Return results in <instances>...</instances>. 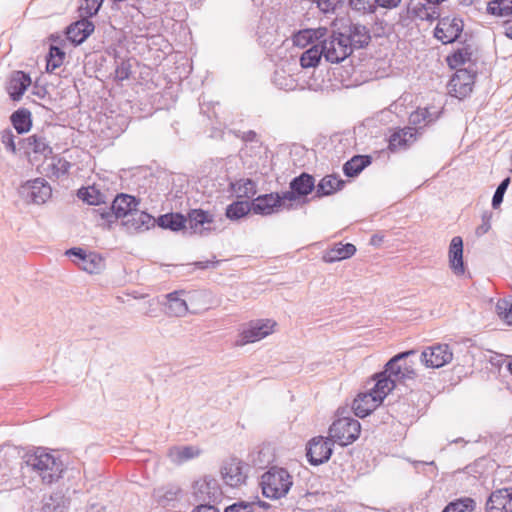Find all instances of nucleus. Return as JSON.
Here are the masks:
<instances>
[{"instance_id": "1", "label": "nucleus", "mask_w": 512, "mask_h": 512, "mask_svg": "<svg viewBox=\"0 0 512 512\" xmlns=\"http://www.w3.org/2000/svg\"><path fill=\"white\" fill-rule=\"evenodd\" d=\"M21 471L35 473L44 484H52L58 481L64 471L60 458L47 452L43 448H37L33 452H27L21 462Z\"/></svg>"}, {"instance_id": "2", "label": "nucleus", "mask_w": 512, "mask_h": 512, "mask_svg": "<svg viewBox=\"0 0 512 512\" xmlns=\"http://www.w3.org/2000/svg\"><path fill=\"white\" fill-rule=\"evenodd\" d=\"M293 484L289 472L277 466L266 471L260 480L262 493L266 498L279 499L285 496Z\"/></svg>"}, {"instance_id": "3", "label": "nucleus", "mask_w": 512, "mask_h": 512, "mask_svg": "<svg viewBox=\"0 0 512 512\" xmlns=\"http://www.w3.org/2000/svg\"><path fill=\"white\" fill-rule=\"evenodd\" d=\"M323 57L332 64L344 61L352 54L349 39L344 33L333 32L321 41Z\"/></svg>"}, {"instance_id": "4", "label": "nucleus", "mask_w": 512, "mask_h": 512, "mask_svg": "<svg viewBox=\"0 0 512 512\" xmlns=\"http://www.w3.org/2000/svg\"><path fill=\"white\" fill-rule=\"evenodd\" d=\"M140 201L131 195L121 193L115 197L110 208H99L94 210L98 212L102 219L108 223H113L121 218L126 219L138 207Z\"/></svg>"}, {"instance_id": "5", "label": "nucleus", "mask_w": 512, "mask_h": 512, "mask_svg": "<svg viewBox=\"0 0 512 512\" xmlns=\"http://www.w3.org/2000/svg\"><path fill=\"white\" fill-rule=\"evenodd\" d=\"M361 426L358 420L342 417L335 420L329 428L330 438L341 446L353 443L360 434Z\"/></svg>"}, {"instance_id": "6", "label": "nucleus", "mask_w": 512, "mask_h": 512, "mask_svg": "<svg viewBox=\"0 0 512 512\" xmlns=\"http://www.w3.org/2000/svg\"><path fill=\"white\" fill-rule=\"evenodd\" d=\"M250 466L239 458L225 460L220 468L223 482L231 488H239L246 483Z\"/></svg>"}, {"instance_id": "7", "label": "nucleus", "mask_w": 512, "mask_h": 512, "mask_svg": "<svg viewBox=\"0 0 512 512\" xmlns=\"http://www.w3.org/2000/svg\"><path fill=\"white\" fill-rule=\"evenodd\" d=\"M275 326L276 322L271 319L250 321L239 333L235 344L237 346H244L249 343L260 341L272 334Z\"/></svg>"}, {"instance_id": "8", "label": "nucleus", "mask_w": 512, "mask_h": 512, "mask_svg": "<svg viewBox=\"0 0 512 512\" xmlns=\"http://www.w3.org/2000/svg\"><path fill=\"white\" fill-rule=\"evenodd\" d=\"M19 194L26 202L33 204H43L52 195V189L49 183L43 178L29 180L19 188Z\"/></svg>"}, {"instance_id": "9", "label": "nucleus", "mask_w": 512, "mask_h": 512, "mask_svg": "<svg viewBox=\"0 0 512 512\" xmlns=\"http://www.w3.org/2000/svg\"><path fill=\"white\" fill-rule=\"evenodd\" d=\"M278 208L290 210L293 208V204L287 203L286 200L282 198V193L260 195L251 202L252 212L257 215H271L275 213Z\"/></svg>"}, {"instance_id": "10", "label": "nucleus", "mask_w": 512, "mask_h": 512, "mask_svg": "<svg viewBox=\"0 0 512 512\" xmlns=\"http://www.w3.org/2000/svg\"><path fill=\"white\" fill-rule=\"evenodd\" d=\"M289 187V191L282 192V198H284L287 203L294 205L300 198L306 197L314 190L316 191L315 178L303 172L291 180Z\"/></svg>"}, {"instance_id": "11", "label": "nucleus", "mask_w": 512, "mask_h": 512, "mask_svg": "<svg viewBox=\"0 0 512 512\" xmlns=\"http://www.w3.org/2000/svg\"><path fill=\"white\" fill-rule=\"evenodd\" d=\"M415 353V350H409L395 355L385 364L384 369L396 382L415 378L414 368L406 362V358Z\"/></svg>"}, {"instance_id": "12", "label": "nucleus", "mask_w": 512, "mask_h": 512, "mask_svg": "<svg viewBox=\"0 0 512 512\" xmlns=\"http://www.w3.org/2000/svg\"><path fill=\"white\" fill-rule=\"evenodd\" d=\"M453 352L448 344H435L426 347L421 353V362L427 368H440L450 363Z\"/></svg>"}, {"instance_id": "13", "label": "nucleus", "mask_w": 512, "mask_h": 512, "mask_svg": "<svg viewBox=\"0 0 512 512\" xmlns=\"http://www.w3.org/2000/svg\"><path fill=\"white\" fill-rule=\"evenodd\" d=\"M476 74L469 69H458L449 81V92L452 96L462 99L471 92L475 82Z\"/></svg>"}, {"instance_id": "14", "label": "nucleus", "mask_w": 512, "mask_h": 512, "mask_svg": "<svg viewBox=\"0 0 512 512\" xmlns=\"http://www.w3.org/2000/svg\"><path fill=\"white\" fill-rule=\"evenodd\" d=\"M331 440L322 436L314 437L307 445V458L310 464L317 466L327 462L332 455Z\"/></svg>"}, {"instance_id": "15", "label": "nucleus", "mask_w": 512, "mask_h": 512, "mask_svg": "<svg viewBox=\"0 0 512 512\" xmlns=\"http://www.w3.org/2000/svg\"><path fill=\"white\" fill-rule=\"evenodd\" d=\"M463 26L462 19L445 17L438 22L434 35L444 44L452 43L460 37Z\"/></svg>"}, {"instance_id": "16", "label": "nucleus", "mask_w": 512, "mask_h": 512, "mask_svg": "<svg viewBox=\"0 0 512 512\" xmlns=\"http://www.w3.org/2000/svg\"><path fill=\"white\" fill-rule=\"evenodd\" d=\"M486 512H512V487L496 489L488 497Z\"/></svg>"}, {"instance_id": "17", "label": "nucleus", "mask_w": 512, "mask_h": 512, "mask_svg": "<svg viewBox=\"0 0 512 512\" xmlns=\"http://www.w3.org/2000/svg\"><path fill=\"white\" fill-rule=\"evenodd\" d=\"M156 220L149 213L139 210L138 207L131 215L122 220V225L128 233H138L154 227Z\"/></svg>"}, {"instance_id": "18", "label": "nucleus", "mask_w": 512, "mask_h": 512, "mask_svg": "<svg viewBox=\"0 0 512 512\" xmlns=\"http://www.w3.org/2000/svg\"><path fill=\"white\" fill-rule=\"evenodd\" d=\"M18 146L26 154L34 153L45 158L52 154V147L49 141L41 134H33L27 138L20 139Z\"/></svg>"}, {"instance_id": "19", "label": "nucleus", "mask_w": 512, "mask_h": 512, "mask_svg": "<svg viewBox=\"0 0 512 512\" xmlns=\"http://www.w3.org/2000/svg\"><path fill=\"white\" fill-rule=\"evenodd\" d=\"M195 494L203 501H216L222 495L218 481L212 476H204L195 484Z\"/></svg>"}, {"instance_id": "20", "label": "nucleus", "mask_w": 512, "mask_h": 512, "mask_svg": "<svg viewBox=\"0 0 512 512\" xmlns=\"http://www.w3.org/2000/svg\"><path fill=\"white\" fill-rule=\"evenodd\" d=\"M417 139V129L413 127H405L395 131L389 137L388 148L391 152L406 150Z\"/></svg>"}, {"instance_id": "21", "label": "nucleus", "mask_w": 512, "mask_h": 512, "mask_svg": "<svg viewBox=\"0 0 512 512\" xmlns=\"http://www.w3.org/2000/svg\"><path fill=\"white\" fill-rule=\"evenodd\" d=\"M82 19L72 23L67 27V38L74 44L83 43L94 31V24L89 19L81 17Z\"/></svg>"}, {"instance_id": "22", "label": "nucleus", "mask_w": 512, "mask_h": 512, "mask_svg": "<svg viewBox=\"0 0 512 512\" xmlns=\"http://www.w3.org/2000/svg\"><path fill=\"white\" fill-rule=\"evenodd\" d=\"M31 85V78L23 71H14L7 84V92L12 100L19 101L27 88Z\"/></svg>"}, {"instance_id": "23", "label": "nucleus", "mask_w": 512, "mask_h": 512, "mask_svg": "<svg viewBox=\"0 0 512 512\" xmlns=\"http://www.w3.org/2000/svg\"><path fill=\"white\" fill-rule=\"evenodd\" d=\"M449 266L455 275H462L465 272L463 262V240L460 236L452 238L448 251Z\"/></svg>"}, {"instance_id": "24", "label": "nucleus", "mask_w": 512, "mask_h": 512, "mask_svg": "<svg viewBox=\"0 0 512 512\" xmlns=\"http://www.w3.org/2000/svg\"><path fill=\"white\" fill-rule=\"evenodd\" d=\"M373 380L374 386L369 390L380 402L395 388L396 381L384 369L377 373Z\"/></svg>"}, {"instance_id": "25", "label": "nucleus", "mask_w": 512, "mask_h": 512, "mask_svg": "<svg viewBox=\"0 0 512 512\" xmlns=\"http://www.w3.org/2000/svg\"><path fill=\"white\" fill-rule=\"evenodd\" d=\"M345 181L335 174L324 176L316 185L314 198L330 196L343 189Z\"/></svg>"}, {"instance_id": "26", "label": "nucleus", "mask_w": 512, "mask_h": 512, "mask_svg": "<svg viewBox=\"0 0 512 512\" xmlns=\"http://www.w3.org/2000/svg\"><path fill=\"white\" fill-rule=\"evenodd\" d=\"M381 402L369 391L360 393L354 399L352 409L356 416L364 418L369 415Z\"/></svg>"}, {"instance_id": "27", "label": "nucleus", "mask_w": 512, "mask_h": 512, "mask_svg": "<svg viewBox=\"0 0 512 512\" xmlns=\"http://www.w3.org/2000/svg\"><path fill=\"white\" fill-rule=\"evenodd\" d=\"M348 32L346 37L349 39L352 50L367 46L371 40L368 28L359 23H352L348 28Z\"/></svg>"}, {"instance_id": "28", "label": "nucleus", "mask_w": 512, "mask_h": 512, "mask_svg": "<svg viewBox=\"0 0 512 512\" xmlns=\"http://www.w3.org/2000/svg\"><path fill=\"white\" fill-rule=\"evenodd\" d=\"M355 253V245L351 243H337L324 253L323 260L326 263H333L344 259H348L352 257Z\"/></svg>"}, {"instance_id": "29", "label": "nucleus", "mask_w": 512, "mask_h": 512, "mask_svg": "<svg viewBox=\"0 0 512 512\" xmlns=\"http://www.w3.org/2000/svg\"><path fill=\"white\" fill-rule=\"evenodd\" d=\"M409 11L413 17L422 21H433L440 16L439 8L428 2L422 3L420 1L411 2Z\"/></svg>"}, {"instance_id": "30", "label": "nucleus", "mask_w": 512, "mask_h": 512, "mask_svg": "<svg viewBox=\"0 0 512 512\" xmlns=\"http://www.w3.org/2000/svg\"><path fill=\"white\" fill-rule=\"evenodd\" d=\"M180 291H174L166 295V314L171 317H183L188 313L186 301L180 298Z\"/></svg>"}, {"instance_id": "31", "label": "nucleus", "mask_w": 512, "mask_h": 512, "mask_svg": "<svg viewBox=\"0 0 512 512\" xmlns=\"http://www.w3.org/2000/svg\"><path fill=\"white\" fill-rule=\"evenodd\" d=\"M200 451L194 446H174L168 450L167 456L174 464H182L199 455Z\"/></svg>"}, {"instance_id": "32", "label": "nucleus", "mask_w": 512, "mask_h": 512, "mask_svg": "<svg viewBox=\"0 0 512 512\" xmlns=\"http://www.w3.org/2000/svg\"><path fill=\"white\" fill-rule=\"evenodd\" d=\"M372 162L369 155H355L343 165V172L348 177L360 174Z\"/></svg>"}, {"instance_id": "33", "label": "nucleus", "mask_w": 512, "mask_h": 512, "mask_svg": "<svg viewBox=\"0 0 512 512\" xmlns=\"http://www.w3.org/2000/svg\"><path fill=\"white\" fill-rule=\"evenodd\" d=\"M186 220L194 233H201L203 229H206L204 227L205 224L213 222V215L202 209H193L188 213Z\"/></svg>"}, {"instance_id": "34", "label": "nucleus", "mask_w": 512, "mask_h": 512, "mask_svg": "<svg viewBox=\"0 0 512 512\" xmlns=\"http://www.w3.org/2000/svg\"><path fill=\"white\" fill-rule=\"evenodd\" d=\"M231 191L237 198H252L257 193V185L251 179H239L230 183Z\"/></svg>"}, {"instance_id": "35", "label": "nucleus", "mask_w": 512, "mask_h": 512, "mask_svg": "<svg viewBox=\"0 0 512 512\" xmlns=\"http://www.w3.org/2000/svg\"><path fill=\"white\" fill-rule=\"evenodd\" d=\"M10 120L19 134L26 133L31 129V112L27 109H18L11 115Z\"/></svg>"}, {"instance_id": "36", "label": "nucleus", "mask_w": 512, "mask_h": 512, "mask_svg": "<svg viewBox=\"0 0 512 512\" xmlns=\"http://www.w3.org/2000/svg\"><path fill=\"white\" fill-rule=\"evenodd\" d=\"M477 503L471 497H461L449 502L442 512H475Z\"/></svg>"}, {"instance_id": "37", "label": "nucleus", "mask_w": 512, "mask_h": 512, "mask_svg": "<svg viewBox=\"0 0 512 512\" xmlns=\"http://www.w3.org/2000/svg\"><path fill=\"white\" fill-rule=\"evenodd\" d=\"M187 220L186 218L179 213H170L161 215L158 218V225L165 229H170L172 231H179L185 227Z\"/></svg>"}, {"instance_id": "38", "label": "nucleus", "mask_w": 512, "mask_h": 512, "mask_svg": "<svg viewBox=\"0 0 512 512\" xmlns=\"http://www.w3.org/2000/svg\"><path fill=\"white\" fill-rule=\"evenodd\" d=\"M322 56L323 52L321 44L313 45L302 53L300 57V65L302 68L316 67L319 64Z\"/></svg>"}, {"instance_id": "39", "label": "nucleus", "mask_w": 512, "mask_h": 512, "mask_svg": "<svg viewBox=\"0 0 512 512\" xmlns=\"http://www.w3.org/2000/svg\"><path fill=\"white\" fill-rule=\"evenodd\" d=\"M472 51L469 46L462 47L454 51L447 57V63L451 69H461L460 67L471 60Z\"/></svg>"}, {"instance_id": "40", "label": "nucleus", "mask_w": 512, "mask_h": 512, "mask_svg": "<svg viewBox=\"0 0 512 512\" xmlns=\"http://www.w3.org/2000/svg\"><path fill=\"white\" fill-rule=\"evenodd\" d=\"M327 33L326 28H319L317 30L305 29L296 33L293 37V42L297 46H305L313 41V39H320Z\"/></svg>"}, {"instance_id": "41", "label": "nucleus", "mask_w": 512, "mask_h": 512, "mask_svg": "<svg viewBox=\"0 0 512 512\" xmlns=\"http://www.w3.org/2000/svg\"><path fill=\"white\" fill-rule=\"evenodd\" d=\"M78 197L89 205L98 206L104 203V195L95 187H82L78 190Z\"/></svg>"}, {"instance_id": "42", "label": "nucleus", "mask_w": 512, "mask_h": 512, "mask_svg": "<svg viewBox=\"0 0 512 512\" xmlns=\"http://www.w3.org/2000/svg\"><path fill=\"white\" fill-rule=\"evenodd\" d=\"M250 211H252L251 204L247 201H236L227 206L225 215L230 220H238Z\"/></svg>"}, {"instance_id": "43", "label": "nucleus", "mask_w": 512, "mask_h": 512, "mask_svg": "<svg viewBox=\"0 0 512 512\" xmlns=\"http://www.w3.org/2000/svg\"><path fill=\"white\" fill-rule=\"evenodd\" d=\"M64 58L65 52L61 50L59 47L51 45L48 56L46 58L47 72L52 73L57 68H59L63 64Z\"/></svg>"}, {"instance_id": "44", "label": "nucleus", "mask_w": 512, "mask_h": 512, "mask_svg": "<svg viewBox=\"0 0 512 512\" xmlns=\"http://www.w3.org/2000/svg\"><path fill=\"white\" fill-rule=\"evenodd\" d=\"M80 269L93 274L100 271L103 266V259L96 253L87 254L81 262H77Z\"/></svg>"}, {"instance_id": "45", "label": "nucleus", "mask_w": 512, "mask_h": 512, "mask_svg": "<svg viewBox=\"0 0 512 512\" xmlns=\"http://www.w3.org/2000/svg\"><path fill=\"white\" fill-rule=\"evenodd\" d=\"M487 11L499 17L509 16L512 14V0H493L489 2Z\"/></svg>"}, {"instance_id": "46", "label": "nucleus", "mask_w": 512, "mask_h": 512, "mask_svg": "<svg viewBox=\"0 0 512 512\" xmlns=\"http://www.w3.org/2000/svg\"><path fill=\"white\" fill-rule=\"evenodd\" d=\"M70 168L71 163L61 157H52L51 163L48 165L50 175L56 178L66 175Z\"/></svg>"}, {"instance_id": "47", "label": "nucleus", "mask_w": 512, "mask_h": 512, "mask_svg": "<svg viewBox=\"0 0 512 512\" xmlns=\"http://www.w3.org/2000/svg\"><path fill=\"white\" fill-rule=\"evenodd\" d=\"M274 84L283 90L290 91L297 87V81L284 70H277L273 76Z\"/></svg>"}, {"instance_id": "48", "label": "nucleus", "mask_w": 512, "mask_h": 512, "mask_svg": "<svg viewBox=\"0 0 512 512\" xmlns=\"http://www.w3.org/2000/svg\"><path fill=\"white\" fill-rule=\"evenodd\" d=\"M103 0H83L79 7L80 16L86 19L96 15Z\"/></svg>"}, {"instance_id": "49", "label": "nucleus", "mask_w": 512, "mask_h": 512, "mask_svg": "<svg viewBox=\"0 0 512 512\" xmlns=\"http://www.w3.org/2000/svg\"><path fill=\"white\" fill-rule=\"evenodd\" d=\"M16 136L12 129L6 128L0 131V142L4 145L6 151L11 154L17 153V145L15 142Z\"/></svg>"}, {"instance_id": "50", "label": "nucleus", "mask_w": 512, "mask_h": 512, "mask_svg": "<svg viewBox=\"0 0 512 512\" xmlns=\"http://www.w3.org/2000/svg\"><path fill=\"white\" fill-rule=\"evenodd\" d=\"M496 309L500 318L508 325H512V300H499Z\"/></svg>"}, {"instance_id": "51", "label": "nucleus", "mask_w": 512, "mask_h": 512, "mask_svg": "<svg viewBox=\"0 0 512 512\" xmlns=\"http://www.w3.org/2000/svg\"><path fill=\"white\" fill-rule=\"evenodd\" d=\"M353 10L362 13H373L376 10V0H350Z\"/></svg>"}, {"instance_id": "52", "label": "nucleus", "mask_w": 512, "mask_h": 512, "mask_svg": "<svg viewBox=\"0 0 512 512\" xmlns=\"http://www.w3.org/2000/svg\"><path fill=\"white\" fill-rule=\"evenodd\" d=\"M509 184H510V178L507 177L497 187V189L493 195V198H492V207L494 209L498 208L501 205V203L503 202L504 194H505Z\"/></svg>"}, {"instance_id": "53", "label": "nucleus", "mask_w": 512, "mask_h": 512, "mask_svg": "<svg viewBox=\"0 0 512 512\" xmlns=\"http://www.w3.org/2000/svg\"><path fill=\"white\" fill-rule=\"evenodd\" d=\"M256 507L254 503L249 502H236L228 506L224 512H255Z\"/></svg>"}, {"instance_id": "54", "label": "nucleus", "mask_w": 512, "mask_h": 512, "mask_svg": "<svg viewBox=\"0 0 512 512\" xmlns=\"http://www.w3.org/2000/svg\"><path fill=\"white\" fill-rule=\"evenodd\" d=\"M317 7L323 13H331L343 2V0H315Z\"/></svg>"}, {"instance_id": "55", "label": "nucleus", "mask_w": 512, "mask_h": 512, "mask_svg": "<svg viewBox=\"0 0 512 512\" xmlns=\"http://www.w3.org/2000/svg\"><path fill=\"white\" fill-rule=\"evenodd\" d=\"M115 74H116V78H117L118 80L123 81V80L128 79V78H129V76H130V74H131V71H130V65H129V63L124 62V61H123V62H121V63L117 66V68H116V70H115Z\"/></svg>"}, {"instance_id": "56", "label": "nucleus", "mask_w": 512, "mask_h": 512, "mask_svg": "<svg viewBox=\"0 0 512 512\" xmlns=\"http://www.w3.org/2000/svg\"><path fill=\"white\" fill-rule=\"evenodd\" d=\"M427 115H428V110L427 109H423V110H420V111H416L415 113H412L411 116H410V122L412 124H420L421 121H425L426 124L430 122L429 121H426V118H427Z\"/></svg>"}, {"instance_id": "57", "label": "nucleus", "mask_w": 512, "mask_h": 512, "mask_svg": "<svg viewBox=\"0 0 512 512\" xmlns=\"http://www.w3.org/2000/svg\"><path fill=\"white\" fill-rule=\"evenodd\" d=\"M490 219H491V215H486V214L483 215L482 224L476 230V233L478 235L486 234L489 231V229L491 227Z\"/></svg>"}, {"instance_id": "58", "label": "nucleus", "mask_w": 512, "mask_h": 512, "mask_svg": "<svg viewBox=\"0 0 512 512\" xmlns=\"http://www.w3.org/2000/svg\"><path fill=\"white\" fill-rule=\"evenodd\" d=\"M402 0H376V6L393 9L399 6Z\"/></svg>"}, {"instance_id": "59", "label": "nucleus", "mask_w": 512, "mask_h": 512, "mask_svg": "<svg viewBox=\"0 0 512 512\" xmlns=\"http://www.w3.org/2000/svg\"><path fill=\"white\" fill-rule=\"evenodd\" d=\"M66 254L70 255V256L77 257L78 260H79L78 262H81L84 259V257L87 255L85 253V251L83 249H81V248H71V249L66 251Z\"/></svg>"}, {"instance_id": "60", "label": "nucleus", "mask_w": 512, "mask_h": 512, "mask_svg": "<svg viewBox=\"0 0 512 512\" xmlns=\"http://www.w3.org/2000/svg\"><path fill=\"white\" fill-rule=\"evenodd\" d=\"M241 139L245 142H253L257 138V134L253 130L244 131L241 134Z\"/></svg>"}, {"instance_id": "61", "label": "nucleus", "mask_w": 512, "mask_h": 512, "mask_svg": "<svg viewBox=\"0 0 512 512\" xmlns=\"http://www.w3.org/2000/svg\"><path fill=\"white\" fill-rule=\"evenodd\" d=\"M192 512H219V511L212 505H199Z\"/></svg>"}, {"instance_id": "62", "label": "nucleus", "mask_w": 512, "mask_h": 512, "mask_svg": "<svg viewBox=\"0 0 512 512\" xmlns=\"http://www.w3.org/2000/svg\"><path fill=\"white\" fill-rule=\"evenodd\" d=\"M217 261H214V260H207V261H198L195 263V266L199 269H206L208 268L210 265H214L216 264Z\"/></svg>"}, {"instance_id": "63", "label": "nucleus", "mask_w": 512, "mask_h": 512, "mask_svg": "<svg viewBox=\"0 0 512 512\" xmlns=\"http://www.w3.org/2000/svg\"><path fill=\"white\" fill-rule=\"evenodd\" d=\"M86 512H104V508L99 504H92Z\"/></svg>"}, {"instance_id": "64", "label": "nucleus", "mask_w": 512, "mask_h": 512, "mask_svg": "<svg viewBox=\"0 0 512 512\" xmlns=\"http://www.w3.org/2000/svg\"><path fill=\"white\" fill-rule=\"evenodd\" d=\"M505 35L512 39V22H507L505 24Z\"/></svg>"}]
</instances>
